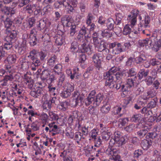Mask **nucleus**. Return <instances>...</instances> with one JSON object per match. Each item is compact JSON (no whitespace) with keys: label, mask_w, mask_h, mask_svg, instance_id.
I'll return each mask as SVG.
<instances>
[{"label":"nucleus","mask_w":161,"mask_h":161,"mask_svg":"<svg viewBox=\"0 0 161 161\" xmlns=\"http://www.w3.org/2000/svg\"><path fill=\"white\" fill-rule=\"evenodd\" d=\"M150 48L154 52H157L161 48V39L160 36H152L150 37Z\"/></svg>","instance_id":"nucleus-1"},{"label":"nucleus","mask_w":161,"mask_h":161,"mask_svg":"<svg viewBox=\"0 0 161 161\" xmlns=\"http://www.w3.org/2000/svg\"><path fill=\"white\" fill-rule=\"evenodd\" d=\"M109 47L110 49H112V53L114 55L118 54L124 51L121 44L117 42L110 43Z\"/></svg>","instance_id":"nucleus-2"},{"label":"nucleus","mask_w":161,"mask_h":161,"mask_svg":"<svg viewBox=\"0 0 161 161\" xmlns=\"http://www.w3.org/2000/svg\"><path fill=\"white\" fill-rule=\"evenodd\" d=\"M84 42L81 45L80 51L81 53H86L89 54L91 51V46L89 43L91 42L92 38L88 36H85Z\"/></svg>","instance_id":"nucleus-3"},{"label":"nucleus","mask_w":161,"mask_h":161,"mask_svg":"<svg viewBox=\"0 0 161 161\" xmlns=\"http://www.w3.org/2000/svg\"><path fill=\"white\" fill-rule=\"evenodd\" d=\"M114 139L116 140V145L120 147L124 145L126 143L125 137L123 136L121 133L118 131H116L114 133Z\"/></svg>","instance_id":"nucleus-4"},{"label":"nucleus","mask_w":161,"mask_h":161,"mask_svg":"<svg viewBox=\"0 0 161 161\" xmlns=\"http://www.w3.org/2000/svg\"><path fill=\"white\" fill-rule=\"evenodd\" d=\"M138 10L135 9L132 10L131 14L128 16L127 19L130 24L131 28H133L136 24L137 15L138 14Z\"/></svg>","instance_id":"nucleus-5"},{"label":"nucleus","mask_w":161,"mask_h":161,"mask_svg":"<svg viewBox=\"0 0 161 161\" xmlns=\"http://www.w3.org/2000/svg\"><path fill=\"white\" fill-rule=\"evenodd\" d=\"M119 68L114 66L104 74V77L106 79V81L108 83H109V82L112 81V80L114 79L113 75L119 71Z\"/></svg>","instance_id":"nucleus-6"},{"label":"nucleus","mask_w":161,"mask_h":161,"mask_svg":"<svg viewBox=\"0 0 161 161\" xmlns=\"http://www.w3.org/2000/svg\"><path fill=\"white\" fill-rule=\"evenodd\" d=\"M57 2L59 4V6L61 7L62 5H63L68 13H70L71 12H73L74 10L73 7L69 5L68 0H62L60 1H57Z\"/></svg>","instance_id":"nucleus-7"},{"label":"nucleus","mask_w":161,"mask_h":161,"mask_svg":"<svg viewBox=\"0 0 161 161\" xmlns=\"http://www.w3.org/2000/svg\"><path fill=\"white\" fill-rule=\"evenodd\" d=\"M92 59L96 66L100 68L101 66V62L103 61L101 55L99 53L94 54L92 57Z\"/></svg>","instance_id":"nucleus-8"},{"label":"nucleus","mask_w":161,"mask_h":161,"mask_svg":"<svg viewBox=\"0 0 161 161\" xmlns=\"http://www.w3.org/2000/svg\"><path fill=\"white\" fill-rule=\"evenodd\" d=\"M36 30L32 29L30 32V36L28 38V41L31 46H34L36 43Z\"/></svg>","instance_id":"nucleus-9"},{"label":"nucleus","mask_w":161,"mask_h":161,"mask_svg":"<svg viewBox=\"0 0 161 161\" xmlns=\"http://www.w3.org/2000/svg\"><path fill=\"white\" fill-rule=\"evenodd\" d=\"M109 146L106 151V153L108 154L111 155H114L116 154V150H114L112 148V146L114 144L116 145V140L114 138H111L109 142Z\"/></svg>","instance_id":"nucleus-10"},{"label":"nucleus","mask_w":161,"mask_h":161,"mask_svg":"<svg viewBox=\"0 0 161 161\" xmlns=\"http://www.w3.org/2000/svg\"><path fill=\"white\" fill-rule=\"evenodd\" d=\"M79 71V68L77 67H75L73 69V74H72L71 70L69 68L66 69V73L69 76H70V78L73 80L75 77L76 79L78 78L79 75L78 72Z\"/></svg>","instance_id":"nucleus-11"},{"label":"nucleus","mask_w":161,"mask_h":161,"mask_svg":"<svg viewBox=\"0 0 161 161\" xmlns=\"http://www.w3.org/2000/svg\"><path fill=\"white\" fill-rule=\"evenodd\" d=\"M2 2L0 1V10L1 9L6 14L11 16L15 14L16 9L14 8L5 7L2 9Z\"/></svg>","instance_id":"nucleus-12"},{"label":"nucleus","mask_w":161,"mask_h":161,"mask_svg":"<svg viewBox=\"0 0 161 161\" xmlns=\"http://www.w3.org/2000/svg\"><path fill=\"white\" fill-rule=\"evenodd\" d=\"M62 23L64 25L67 27L72 26L75 25L74 23V20L71 16H67L62 20Z\"/></svg>","instance_id":"nucleus-13"},{"label":"nucleus","mask_w":161,"mask_h":161,"mask_svg":"<svg viewBox=\"0 0 161 161\" xmlns=\"http://www.w3.org/2000/svg\"><path fill=\"white\" fill-rule=\"evenodd\" d=\"M26 9L31 10L34 12L35 15H37L41 12V8L38 4H35L29 6L28 5L26 7Z\"/></svg>","instance_id":"nucleus-14"},{"label":"nucleus","mask_w":161,"mask_h":161,"mask_svg":"<svg viewBox=\"0 0 161 161\" xmlns=\"http://www.w3.org/2000/svg\"><path fill=\"white\" fill-rule=\"evenodd\" d=\"M109 82V83H108L107 81H106L105 84L107 86H108L110 88H115L117 90H118L121 87L122 85H121L120 83H121L122 81H118L115 82L113 79L112 81Z\"/></svg>","instance_id":"nucleus-15"},{"label":"nucleus","mask_w":161,"mask_h":161,"mask_svg":"<svg viewBox=\"0 0 161 161\" xmlns=\"http://www.w3.org/2000/svg\"><path fill=\"white\" fill-rule=\"evenodd\" d=\"M11 87L13 89L15 94L20 95L23 93L24 90L22 86L17 85L16 83L12 82L10 84Z\"/></svg>","instance_id":"nucleus-16"},{"label":"nucleus","mask_w":161,"mask_h":161,"mask_svg":"<svg viewBox=\"0 0 161 161\" xmlns=\"http://www.w3.org/2000/svg\"><path fill=\"white\" fill-rule=\"evenodd\" d=\"M150 37L149 38H147L145 39L140 40L138 41V45L140 47H145V48L147 49L150 48Z\"/></svg>","instance_id":"nucleus-17"},{"label":"nucleus","mask_w":161,"mask_h":161,"mask_svg":"<svg viewBox=\"0 0 161 161\" xmlns=\"http://www.w3.org/2000/svg\"><path fill=\"white\" fill-rule=\"evenodd\" d=\"M48 127H45V130L46 132L48 131L49 132H51L52 131H56L58 129V126L55 124V122H53L48 124Z\"/></svg>","instance_id":"nucleus-18"},{"label":"nucleus","mask_w":161,"mask_h":161,"mask_svg":"<svg viewBox=\"0 0 161 161\" xmlns=\"http://www.w3.org/2000/svg\"><path fill=\"white\" fill-rule=\"evenodd\" d=\"M26 22V23H23V26L25 28L29 27L30 28L32 27L35 23V20L34 18L32 17L27 19Z\"/></svg>","instance_id":"nucleus-19"},{"label":"nucleus","mask_w":161,"mask_h":161,"mask_svg":"<svg viewBox=\"0 0 161 161\" xmlns=\"http://www.w3.org/2000/svg\"><path fill=\"white\" fill-rule=\"evenodd\" d=\"M48 29L47 28L45 29V31L43 35L41 37L42 40L45 43H47L50 41V35L48 33Z\"/></svg>","instance_id":"nucleus-20"},{"label":"nucleus","mask_w":161,"mask_h":161,"mask_svg":"<svg viewBox=\"0 0 161 161\" xmlns=\"http://www.w3.org/2000/svg\"><path fill=\"white\" fill-rule=\"evenodd\" d=\"M93 140L94 143V147L91 146V148L93 149L95 151H96L97 148L95 147H99L102 144V140L100 136H98L97 137L92 139Z\"/></svg>","instance_id":"nucleus-21"},{"label":"nucleus","mask_w":161,"mask_h":161,"mask_svg":"<svg viewBox=\"0 0 161 161\" xmlns=\"http://www.w3.org/2000/svg\"><path fill=\"white\" fill-rule=\"evenodd\" d=\"M152 144V142L151 140L149 141L145 139L142 142L141 145L143 149L147 150L150 147Z\"/></svg>","instance_id":"nucleus-22"},{"label":"nucleus","mask_w":161,"mask_h":161,"mask_svg":"<svg viewBox=\"0 0 161 161\" xmlns=\"http://www.w3.org/2000/svg\"><path fill=\"white\" fill-rule=\"evenodd\" d=\"M108 101H103V105L101 107V110L104 113H108L110 109V105L108 103Z\"/></svg>","instance_id":"nucleus-23"},{"label":"nucleus","mask_w":161,"mask_h":161,"mask_svg":"<svg viewBox=\"0 0 161 161\" xmlns=\"http://www.w3.org/2000/svg\"><path fill=\"white\" fill-rule=\"evenodd\" d=\"M25 58L20 59V63L21 64V67L23 69H27L29 68V66L31 64V63L28 61H25Z\"/></svg>","instance_id":"nucleus-24"},{"label":"nucleus","mask_w":161,"mask_h":161,"mask_svg":"<svg viewBox=\"0 0 161 161\" xmlns=\"http://www.w3.org/2000/svg\"><path fill=\"white\" fill-rule=\"evenodd\" d=\"M24 81L26 84L28 85V88H31L33 86V80L27 75H24Z\"/></svg>","instance_id":"nucleus-25"},{"label":"nucleus","mask_w":161,"mask_h":161,"mask_svg":"<svg viewBox=\"0 0 161 161\" xmlns=\"http://www.w3.org/2000/svg\"><path fill=\"white\" fill-rule=\"evenodd\" d=\"M18 52L20 54H22L25 52L26 49V45L25 42L19 44L16 47Z\"/></svg>","instance_id":"nucleus-26"},{"label":"nucleus","mask_w":161,"mask_h":161,"mask_svg":"<svg viewBox=\"0 0 161 161\" xmlns=\"http://www.w3.org/2000/svg\"><path fill=\"white\" fill-rule=\"evenodd\" d=\"M72 97L74 100L82 101L84 98V96L82 94H80L78 92L75 91L73 93Z\"/></svg>","instance_id":"nucleus-27"},{"label":"nucleus","mask_w":161,"mask_h":161,"mask_svg":"<svg viewBox=\"0 0 161 161\" xmlns=\"http://www.w3.org/2000/svg\"><path fill=\"white\" fill-rule=\"evenodd\" d=\"M156 92L153 90L152 91L151 93L150 92H148L147 93L144 94L141 97L144 100H150L149 99L150 97H153L156 95Z\"/></svg>","instance_id":"nucleus-28"},{"label":"nucleus","mask_w":161,"mask_h":161,"mask_svg":"<svg viewBox=\"0 0 161 161\" xmlns=\"http://www.w3.org/2000/svg\"><path fill=\"white\" fill-rule=\"evenodd\" d=\"M114 21L111 18L108 19L106 22V26L109 30H112L113 29Z\"/></svg>","instance_id":"nucleus-29"},{"label":"nucleus","mask_w":161,"mask_h":161,"mask_svg":"<svg viewBox=\"0 0 161 161\" xmlns=\"http://www.w3.org/2000/svg\"><path fill=\"white\" fill-rule=\"evenodd\" d=\"M137 77L135 76L133 78H129L127 80L126 84V85H127L129 87H131L133 86L134 83H138L136 81Z\"/></svg>","instance_id":"nucleus-30"},{"label":"nucleus","mask_w":161,"mask_h":161,"mask_svg":"<svg viewBox=\"0 0 161 161\" xmlns=\"http://www.w3.org/2000/svg\"><path fill=\"white\" fill-rule=\"evenodd\" d=\"M65 42V39L64 37L61 36H57L55 39V43L58 46H61Z\"/></svg>","instance_id":"nucleus-31"},{"label":"nucleus","mask_w":161,"mask_h":161,"mask_svg":"<svg viewBox=\"0 0 161 161\" xmlns=\"http://www.w3.org/2000/svg\"><path fill=\"white\" fill-rule=\"evenodd\" d=\"M31 129L29 128H27L26 130V131L31 132L32 130L34 131H36L39 129V127L38 125V123L37 122H33L31 125Z\"/></svg>","instance_id":"nucleus-32"},{"label":"nucleus","mask_w":161,"mask_h":161,"mask_svg":"<svg viewBox=\"0 0 161 161\" xmlns=\"http://www.w3.org/2000/svg\"><path fill=\"white\" fill-rule=\"evenodd\" d=\"M141 113L144 114L146 116H149L150 117L153 114L151 110L145 107L141 110Z\"/></svg>","instance_id":"nucleus-33"},{"label":"nucleus","mask_w":161,"mask_h":161,"mask_svg":"<svg viewBox=\"0 0 161 161\" xmlns=\"http://www.w3.org/2000/svg\"><path fill=\"white\" fill-rule=\"evenodd\" d=\"M107 45V43L104 41H102L97 45V46L96 47H95L97 48L99 51L102 52L106 47Z\"/></svg>","instance_id":"nucleus-34"},{"label":"nucleus","mask_w":161,"mask_h":161,"mask_svg":"<svg viewBox=\"0 0 161 161\" xmlns=\"http://www.w3.org/2000/svg\"><path fill=\"white\" fill-rule=\"evenodd\" d=\"M130 88V87H129V86L126 85H122L121 87V91L122 92V93H121V96L123 97H125V96H126L129 92V89Z\"/></svg>","instance_id":"nucleus-35"},{"label":"nucleus","mask_w":161,"mask_h":161,"mask_svg":"<svg viewBox=\"0 0 161 161\" xmlns=\"http://www.w3.org/2000/svg\"><path fill=\"white\" fill-rule=\"evenodd\" d=\"M103 140L105 141H108L111 136L112 133L108 131L101 133Z\"/></svg>","instance_id":"nucleus-36"},{"label":"nucleus","mask_w":161,"mask_h":161,"mask_svg":"<svg viewBox=\"0 0 161 161\" xmlns=\"http://www.w3.org/2000/svg\"><path fill=\"white\" fill-rule=\"evenodd\" d=\"M39 119L42 120V123L46 124L47 122L48 115L46 113H43L41 114L38 115Z\"/></svg>","instance_id":"nucleus-37"},{"label":"nucleus","mask_w":161,"mask_h":161,"mask_svg":"<svg viewBox=\"0 0 161 161\" xmlns=\"http://www.w3.org/2000/svg\"><path fill=\"white\" fill-rule=\"evenodd\" d=\"M68 104L69 102L64 101L59 104L57 106V108L59 109L65 111L66 110Z\"/></svg>","instance_id":"nucleus-38"},{"label":"nucleus","mask_w":161,"mask_h":161,"mask_svg":"<svg viewBox=\"0 0 161 161\" xmlns=\"http://www.w3.org/2000/svg\"><path fill=\"white\" fill-rule=\"evenodd\" d=\"M148 74V71L145 72L143 69H140L138 74L139 80H141L143 76L146 77Z\"/></svg>","instance_id":"nucleus-39"},{"label":"nucleus","mask_w":161,"mask_h":161,"mask_svg":"<svg viewBox=\"0 0 161 161\" xmlns=\"http://www.w3.org/2000/svg\"><path fill=\"white\" fill-rule=\"evenodd\" d=\"M78 44L76 42H72L70 47V51L73 53L77 52L78 51Z\"/></svg>","instance_id":"nucleus-40"},{"label":"nucleus","mask_w":161,"mask_h":161,"mask_svg":"<svg viewBox=\"0 0 161 161\" xmlns=\"http://www.w3.org/2000/svg\"><path fill=\"white\" fill-rule=\"evenodd\" d=\"M48 118L49 120H55L58 119V116L53 112H50L48 113Z\"/></svg>","instance_id":"nucleus-41"},{"label":"nucleus","mask_w":161,"mask_h":161,"mask_svg":"<svg viewBox=\"0 0 161 161\" xmlns=\"http://www.w3.org/2000/svg\"><path fill=\"white\" fill-rule=\"evenodd\" d=\"M98 130L97 129H93L91 131L90 135L92 140L98 137L97 136L98 134Z\"/></svg>","instance_id":"nucleus-42"},{"label":"nucleus","mask_w":161,"mask_h":161,"mask_svg":"<svg viewBox=\"0 0 161 161\" xmlns=\"http://www.w3.org/2000/svg\"><path fill=\"white\" fill-rule=\"evenodd\" d=\"M95 90H94L92 91L87 97L88 101H96V97L95 96Z\"/></svg>","instance_id":"nucleus-43"},{"label":"nucleus","mask_w":161,"mask_h":161,"mask_svg":"<svg viewBox=\"0 0 161 161\" xmlns=\"http://www.w3.org/2000/svg\"><path fill=\"white\" fill-rule=\"evenodd\" d=\"M7 60L10 64H13L16 61V57L15 55H10L7 57Z\"/></svg>","instance_id":"nucleus-44"},{"label":"nucleus","mask_w":161,"mask_h":161,"mask_svg":"<svg viewBox=\"0 0 161 161\" xmlns=\"http://www.w3.org/2000/svg\"><path fill=\"white\" fill-rule=\"evenodd\" d=\"M128 120V119L127 118L120 119H119L118 126L120 128H122V126H125L126 123V121Z\"/></svg>","instance_id":"nucleus-45"},{"label":"nucleus","mask_w":161,"mask_h":161,"mask_svg":"<svg viewBox=\"0 0 161 161\" xmlns=\"http://www.w3.org/2000/svg\"><path fill=\"white\" fill-rule=\"evenodd\" d=\"M7 33L8 36L11 39H14L16 36L17 32L13 30L10 31L9 30H7Z\"/></svg>","instance_id":"nucleus-46"},{"label":"nucleus","mask_w":161,"mask_h":161,"mask_svg":"<svg viewBox=\"0 0 161 161\" xmlns=\"http://www.w3.org/2000/svg\"><path fill=\"white\" fill-rule=\"evenodd\" d=\"M143 154V150L141 149H138L136 150L134 153V156L135 158H138Z\"/></svg>","instance_id":"nucleus-47"},{"label":"nucleus","mask_w":161,"mask_h":161,"mask_svg":"<svg viewBox=\"0 0 161 161\" xmlns=\"http://www.w3.org/2000/svg\"><path fill=\"white\" fill-rule=\"evenodd\" d=\"M52 103V101H44L43 105V109L47 110L50 109Z\"/></svg>","instance_id":"nucleus-48"},{"label":"nucleus","mask_w":161,"mask_h":161,"mask_svg":"<svg viewBox=\"0 0 161 161\" xmlns=\"http://www.w3.org/2000/svg\"><path fill=\"white\" fill-rule=\"evenodd\" d=\"M148 131L146 129H142L137 132V134L140 138H143L147 133Z\"/></svg>","instance_id":"nucleus-49"},{"label":"nucleus","mask_w":161,"mask_h":161,"mask_svg":"<svg viewBox=\"0 0 161 161\" xmlns=\"http://www.w3.org/2000/svg\"><path fill=\"white\" fill-rule=\"evenodd\" d=\"M98 33L100 34L101 38L102 37L109 36V34L107 30L99 31H98Z\"/></svg>","instance_id":"nucleus-50"},{"label":"nucleus","mask_w":161,"mask_h":161,"mask_svg":"<svg viewBox=\"0 0 161 161\" xmlns=\"http://www.w3.org/2000/svg\"><path fill=\"white\" fill-rule=\"evenodd\" d=\"M56 57L55 55H53L50 58L48 61V64L50 66H52L54 65L56 61Z\"/></svg>","instance_id":"nucleus-51"},{"label":"nucleus","mask_w":161,"mask_h":161,"mask_svg":"<svg viewBox=\"0 0 161 161\" xmlns=\"http://www.w3.org/2000/svg\"><path fill=\"white\" fill-rule=\"evenodd\" d=\"M132 31L130 27V25H126L124 28L123 33L124 35H127L130 34Z\"/></svg>","instance_id":"nucleus-52"},{"label":"nucleus","mask_w":161,"mask_h":161,"mask_svg":"<svg viewBox=\"0 0 161 161\" xmlns=\"http://www.w3.org/2000/svg\"><path fill=\"white\" fill-rule=\"evenodd\" d=\"M143 14L145 15L144 19L145 24L144 25L145 27H147L148 26V25L150 22V18L148 15H146L147 14L145 12H143Z\"/></svg>","instance_id":"nucleus-53"},{"label":"nucleus","mask_w":161,"mask_h":161,"mask_svg":"<svg viewBox=\"0 0 161 161\" xmlns=\"http://www.w3.org/2000/svg\"><path fill=\"white\" fill-rule=\"evenodd\" d=\"M65 89L68 92H69L71 93V92H72L74 90L73 85L69 83L66 84L65 87Z\"/></svg>","instance_id":"nucleus-54"},{"label":"nucleus","mask_w":161,"mask_h":161,"mask_svg":"<svg viewBox=\"0 0 161 161\" xmlns=\"http://www.w3.org/2000/svg\"><path fill=\"white\" fill-rule=\"evenodd\" d=\"M3 44L2 42L0 41V60L1 58L3 57L5 55L6 53L4 51Z\"/></svg>","instance_id":"nucleus-55"},{"label":"nucleus","mask_w":161,"mask_h":161,"mask_svg":"<svg viewBox=\"0 0 161 161\" xmlns=\"http://www.w3.org/2000/svg\"><path fill=\"white\" fill-rule=\"evenodd\" d=\"M81 138L84 139L85 137L83 136V135H82L80 132L78 131L75 133L74 137L75 140H80Z\"/></svg>","instance_id":"nucleus-56"},{"label":"nucleus","mask_w":161,"mask_h":161,"mask_svg":"<svg viewBox=\"0 0 161 161\" xmlns=\"http://www.w3.org/2000/svg\"><path fill=\"white\" fill-rule=\"evenodd\" d=\"M86 4L85 3L81 2L80 4L79 8L82 13H84L86 12Z\"/></svg>","instance_id":"nucleus-57"},{"label":"nucleus","mask_w":161,"mask_h":161,"mask_svg":"<svg viewBox=\"0 0 161 161\" xmlns=\"http://www.w3.org/2000/svg\"><path fill=\"white\" fill-rule=\"evenodd\" d=\"M62 68V65L61 64H58L54 66L53 69L55 72L58 74L61 71Z\"/></svg>","instance_id":"nucleus-58"},{"label":"nucleus","mask_w":161,"mask_h":161,"mask_svg":"<svg viewBox=\"0 0 161 161\" xmlns=\"http://www.w3.org/2000/svg\"><path fill=\"white\" fill-rule=\"evenodd\" d=\"M150 63L153 66H155L160 64L161 62L158 59L153 58L150 60Z\"/></svg>","instance_id":"nucleus-59"},{"label":"nucleus","mask_w":161,"mask_h":161,"mask_svg":"<svg viewBox=\"0 0 161 161\" xmlns=\"http://www.w3.org/2000/svg\"><path fill=\"white\" fill-rule=\"evenodd\" d=\"M93 18V16L91 14H89L87 17L86 23L88 26L92 24V21Z\"/></svg>","instance_id":"nucleus-60"},{"label":"nucleus","mask_w":161,"mask_h":161,"mask_svg":"<svg viewBox=\"0 0 161 161\" xmlns=\"http://www.w3.org/2000/svg\"><path fill=\"white\" fill-rule=\"evenodd\" d=\"M141 118L140 114H136L133 115L131 118V120L132 122H136L140 120Z\"/></svg>","instance_id":"nucleus-61"},{"label":"nucleus","mask_w":161,"mask_h":161,"mask_svg":"<svg viewBox=\"0 0 161 161\" xmlns=\"http://www.w3.org/2000/svg\"><path fill=\"white\" fill-rule=\"evenodd\" d=\"M157 136V134L156 132H151L148 133L147 136V138H150L153 139L155 138Z\"/></svg>","instance_id":"nucleus-62"},{"label":"nucleus","mask_w":161,"mask_h":161,"mask_svg":"<svg viewBox=\"0 0 161 161\" xmlns=\"http://www.w3.org/2000/svg\"><path fill=\"white\" fill-rule=\"evenodd\" d=\"M3 47L4 49L8 50L12 47V45L11 42H7L4 43Z\"/></svg>","instance_id":"nucleus-63"},{"label":"nucleus","mask_w":161,"mask_h":161,"mask_svg":"<svg viewBox=\"0 0 161 161\" xmlns=\"http://www.w3.org/2000/svg\"><path fill=\"white\" fill-rule=\"evenodd\" d=\"M135 125L133 124L129 125L125 128V130L128 132H130L135 128Z\"/></svg>","instance_id":"nucleus-64"}]
</instances>
